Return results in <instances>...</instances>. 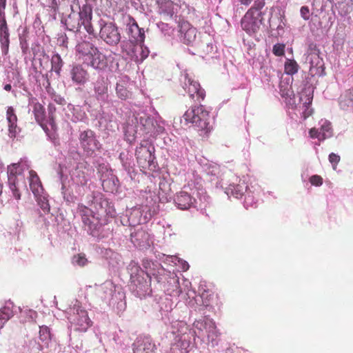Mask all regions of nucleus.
I'll return each mask as SVG.
<instances>
[{"label": "nucleus", "mask_w": 353, "mask_h": 353, "mask_svg": "<svg viewBox=\"0 0 353 353\" xmlns=\"http://www.w3.org/2000/svg\"><path fill=\"white\" fill-rule=\"evenodd\" d=\"M154 153V148L148 143L137 147L135 154L139 165L143 169L154 170L156 168Z\"/></svg>", "instance_id": "4468645a"}, {"label": "nucleus", "mask_w": 353, "mask_h": 353, "mask_svg": "<svg viewBox=\"0 0 353 353\" xmlns=\"http://www.w3.org/2000/svg\"><path fill=\"white\" fill-rule=\"evenodd\" d=\"M39 339L44 346H48L51 340V334L48 327L43 325L39 327Z\"/></svg>", "instance_id": "de8ad7c7"}, {"label": "nucleus", "mask_w": 353, "mask_h": 353, "mask_svg": "<svg viewBox=\"0 0 353 353\" xmlns=\"http://www.w3.org/2000/svg\"><path fill=\"white\" fill-rule=\"evenodd\" d=\"M99 125L108 130H113L117 123L113 121V115L105 112L102 108L97 116Z\"/></svg>", "instance_id": "4c0bfd02"}, {"label": "nucleus", "mask_w": 353, "mask_h": 353, "mask_svg": "<svg viewBox=\"0 0 353 353\" xmlns=\"http://www.w3.org/2000/svg\"><path fill=\"white\" fill-rule=\"evenodd\" d=\"M184 291L185 292L188 299H186V305L194 310H196L197 307V299L195 296V292L190 289L191 283L188 280L183 281Z\"/></svg>", "instance_id": "79ce46f5"}, {"label": "nucleus", "mask_w": 353, "mask_h": 353, "mask_svg": "<svg viewBox=\"0 0 353 353\" xmlns=\"http://www.w3.org/2000/svg\"><path fill=\"white\" fill-rule=\"evenodd\" d=\"M137 119L138 123L143 127L145 133L149 134L154 132L155 121L154 117L143 113L137 118Z\"/></svg>", "instance_id": "a19ab883"}, {"label": "nucleus", "mask_w": 353, "mask_h": 353, "mask_svg": "<svg viewBox=\"0 0 353 353\" xmlns=\"http://www.w3.org/2000/svg\"><path fill=\"white\" fill-rule=\"evenodd\" d=\"M43 346V344H40L34 339L30 340L28 343V348L30 353H43L41 351Z\"/></svg>", "instance_id": "864d4df0"}, {"label": "nucleus", "mask_w": 353, "mask_h": 353, "mask_svg": "<svg viewBox=\"0 0 353 353\" xmlns=\"http://www.w3.org/2000/svg\"><path fill=\"white\" fill-rule=\"evenodd\" d=\"M101 184L105 192H116L119 188V181L114 173H110L105 178H101Z\"/></svg>", "instance_id": "f704fd0d"}, {"label": "nucleus", "mask_w": 353, "mask_h": 353, "mask_svg": "<svg viewBox=\"0 0 353 353\" xmlns=\"http://www.w3.org/2000/svg\"><path fill=\"white\" fill-rule=\"evenodd\" d=\"M158 28L160 30V31L165 35V36H170L172 33V28L171 26H170L169 24L163 23V22H159L157 24Z\"/></svg>", "instance_id": "5fc2aeb1"}, {"label": "nucleus", "mask_w": 353, "mask_h": 353, "mask_svg": "<svg viewBox=\"0 0 353 353\" xmlns=\"http://www.w3.org/2000/svg\"><path fill=\"white\" fill-rule=\"evenodd\" d=\"M154 344L149 337L138 338L133 343L134 353H153Z\"/></svg>", "instance_id": "473e14b6"}, {"label": "nucleus", "mask_w": 353, "mask_h": 353, "mask_svg": "<svg viewBox=\"0 0 353 353\" xmlns=\"http://www.w3.org/2000/svg\"><path fill=\"white\" fill-rule=\"evenodd\" d=\"M97 169V172L101 178H105L110 173H113L112 170L109 168V165L103 162H100L99 160L93 163Z\"/></svg>", "instance_id": "49530a36"}, {"label": "nucleus", "mask_w": 353, "mask_h": 353, "mask_svg": "<svg viewBox=\"0 0 353 353\" xmlns=\"http://www.w3.org/2000/svg\"><path fill=\"white\" fill-rule=\"evenodd\" d=\"M312 99V92L309 88L305 92L300 94L299 100L302 103L299 105L294 106V110L296 111L295 114H299L301 118H303V120L306 119L313 113V110L310 107Z\"/></svg>", "instance_id": "f3484780"}, {"label": "nucleus", "mask_w": 353, "mask_h": 353, "mask_svg": "<svg viewBox=\"0 0 353 353\" xmlns=\"http://www.w3.org/2000/svg\"><path fill=\"white\" fill-rule=\"evenodd\" d=\"M70 75L73 83L79 85L85 84L88 79L87 71L79 64H74L71 66Z\"/></svg>", "instance_id": "a878e982"}, {"label": "nucleus", "mask_w": 353, "mask_h": 353, "mask_svg": "<svg viewBox=\"0 0 353 353\" xmlns=\"http://www.w3.org/2000/svg\"><path fill=\"white\" fill-rule=\"evenodd\" d=\"M132 83L130 78L126 76H121L116 85V92L117 97L121 100L129 99L132 96L130 86Z\"/></svg>", "instance_id": "b1692460"}, {"label": "nucleus", "mask_w": 353, "mask_h": 353, "mask_svg": "<svg viewBox=\"0 0 353 353\" xmlns=\"http://www.w3.org/2000/svg\"><path fill=\"white\" fill-rule=\"evenodd\" d=\"M57 43L61 47L68 48V37L65 33L61 32L57 34Z\"/></svg>", "instance_id": "6e6d98bb"}, {"label": "nucleus", "mask_w": 353, "mask_h": 353, "mask_svg": "<svg viewBox=\"0 0 353 353\" xmlns=\"http://www.w3.org/2000/svg\"><path fill=\"white\" fill-rule=\"evenodd\" d=\"M41 109L42 107L40 104L35 105L34 115L37 121H39L42 117V114L40 112V110H41Z\"/></svg>", "instance_id": "0e129e2a"}, {"label": "nucleus", "mask_w": 353, "mask_h": 353, "mask_svg": "<svg viewBox=\"0 0 353 353\" xmlns=\"http://www.w3.org/2000/svg\"><path fill=\"white\" fill-rule=\"evenodd\" d=\"M340 156L337 154L332 152L329 154V161L332 165V168L334 170L336 169L337 164L340 161Z\"/></svg>", "instance_id": "13d9d810"}, {"label": "nucleus", "mask_w": 353, "mask_h": 353, "mask_svg": "<svg viewBox=\"0 0 353 353\" xmlns=\"http://www.w3.org/2000/svg\"><path fill=\"white\" fill-rule=\"evenodd\" d=\"M100 37L108 45L115 46L121 41V34L118 27L113 23H105L100 30Z\"/></svg>", "instance_id": "dca6fc26"}, {"label": "nucleus", "mask_w": 353, "mask_h": 353, "mask_svg": "<svg viewBox=\"0 0 353 353\" xmlns=\"http://www.w3.org/2000/svg\"><path fill=\"white\" fill-rule=\"evenodd\" d=\"M84 62L97 70H102L107 65L105 56L99 51L98 48L94 49V52L88 58H84Z\"/></svg>", "instance_id": "2f4dec72"}, {"label": "nucleus", "mask_w": 353, "mask_h": 353, "mask_svg": "<svg viewBox=\"0 0 353 353\" xmlns=\"http://www.w3.org/2000/svg\"><path fill=\"white\" fill-rule=\"evenodd\" d=\"M72 263L76 267H84L88 263V260L84 254L81 253L72 256Z\"/></svg>", "instance_id": "3c124183"}, {"label": "nucleus", "mask_w": 353, "mask_h": 353, "mask_svg": "<svg viewBox=\"0 0 353 353\" xmlns=\"http://www.w3.org/2000/svg\"><path fill=\"white\" fill-rule=\"evenodd\" d=\"M183 119L203 134H207L212 129L210 112L203 105L194 106L188 110L183 114Z\"/></svg>", "instance_id": "9b49d317"}, {"label": "nucleus", "mask_w": 353, "mask_h": 353, "mask_svg": "<svg viewBox=\"0 0 353 353\" xmlns=\"http://www.w3.org/2000/svg\"><path fill=\"white\" fill-rule=\"evenodd\" d=\"M119 158L122 165V168L126 172L128 177L130 180L134 179L136 176V172L132 156L128 152H123L120 153Z\"/></svg>", "instance_id": "bb28decb"}, {"label": "nucleus", "mask_w": 353, "mask_h": 353, "mask_svg": "<svg viewBox=\"0 0 353 353\" xmlns=\"http://www.w3.org/2000/svg\"><path fill=\"white\" fill-rule=\"evenodd\" d=\"M94 170L85 161L77 162L76 168L70 172V179L59 172V179L61 183V194L67 203H74L82 197L91 185V178L94 176Z\"/></svg>", "instance_id": "20e7f679"}, {"label": "nucleus", "mask_w": 353, "mask_h": 353, "mask_svg": "<svg viewBox=\"0 0 353 353\" xmlns=\"http://www.w3.org/2000/svg\"><path fill=\"white\" fill-rule=\"evenodd\" d=\"M79 139L80 145L87 157H94L101 148V144L97 139L95 132L91 130L81 132Z\"/></svg>", "instance_id": "ddd939ff"}, {"label": "nucleus", "mask_w": 353, "mask_h": 353, "mask_svg": "<svg viewBox=\"0 0 353 353\" xmlns=\"http://www.w3.org/2000/svg\"><path fill=\"white\" fill-rule=\"evenodd\" d=\"M163 131H164L163 123L162 121H157L155 119L154 132H150V134H161L163 132Z\"/></svg>", "instance_id": "bf43d9fd"}, {"label": "nucleus", "mask_w": 353, "mask_h": 353, "mask_svg": "<svg viewBox=\"0 0 353 353\" xmlns=\"http://www.w3.org/2000/svg\"><path fill=\"white\" fill-rule=\"evenodd\" d=\"M66 314L70 324V329H73L74 331L85 332L92 324L87 310L77 300L72 302L66 311Z\"/></svg>", "instance_id": "9d476101"}, {"label": "nucleus", "mask_w": 353, "mask_h": 353, "mask_svg": "<svg viewBox=\"0 0 353 353\" xmlns=\"http://www.w3.org/2000/svg\"><path fill=\"white\" fill-rule=\"evenodd\" d=\"M340 108L344 110L353 109V88L346 90L339 99Z\"/></svg>", "instance_id": "ea45409f"}, {"label": "nucleus", "mask_w": 353, "mask_h": 353, "mask_svg": "<svg viewBox=\"0 0 353 353\" xmlns=\"http://www.w3.org/2000/svg\"><path fill=\"white\" fill-rule=\"evenodd\" d=\"M30 164L26 158L21 159L19 162L8 166V183L13 196L19 200L21 194L19 189L26 186L25 178L29 181L30 189L34 194L36 201L43 212H50V206L48 195L45 192L37 174L30 170Z\"/></svg>", "instance_id": "7ed1b4c3"}, {"label": "nucleus", "mask_w": 353, "mask_h": 353, "mask_svg": "<svg viewBox=\"0 0 353 353\" xmlns=\"http://www.w3.org/2000/svg\"><path fill=\"white\" fill-rule=\"evenodd\" d=\"M77 213L81 216L85 230L92 236H99L101 223L99 221V214L83 204H79Z\"/></svg>", "instance_id": "f8f14e48"}, {"label": "nucleus", "mask_w": 353, "mask_h": 353, "mask_svg": "<svg viewBox=\"0 0 353 353\" xmlns=\"http://www.w3.org/2000/svg\"><path fill=\"white\" fill-rule=\"evenodd\" d=\"M152 194L146 197L145 204L131 208L126 211V214L123 219V224L128 223L131 227H136L141 224L147 223L152 216L157 212L156 199L154 200Z\"/></svg>", "instance_id": "0eeeda50"}, {"label": "nucleus", "mask_w": 353, "mask_h": 353, "mask_svg": "<svg viewBox=\"0 0 353 353\" xmlns=\"http://www.w3.org/2000/svg\"><path fill=\"white\" fill-rule=\"evenodd\" d=\"M280 94L282 97L290 98L291 99L292 96H293V90L290 85H285L284 82H281L280 83Z\"/></svg>", "instance_id": "603ef678"}, {"label": "nucleus", "mask_w": 353, "mask_h": 353, "mask_svg": "<svg viewBox=\"0 0 353 353\" xmlns=\"http://www.w3.org/2000/svg\"><path fill=\"white\" fill-rule=\"evenodd\" d=\"M77 51L83 56V59L88 58L89 55L94 52V49H97L92 43L83 41V39H80L79 37L77 38Z\"/></svg>", "instance_id": "58836bf2"}, {"label": "nucleus", "mask_w": 353, "mask_h": 353, "mask_svg": "<svg viewBox=\"0 0 353 353\" xmlns=\"http://www.w3.org/2000/svg\"><path fill=\"white\" fill-rule=\"evenodd\" d=\"M121 49L129 58L137 63H142L149 55V49L139 43H122Z\"/></svg>", "instance_id": "2eb2a0df"}, {"label": "nucleus", "mask_w": 353, "mask_h": 353, "mask_svg": "<svg viewBox=\"0 0 353 353\" xmlns=\"http://www.w3.org/2000/svg\"><path fill=\"white\" fill-rule=\"evenodd\" d=\"M6 119L8 123V136L14 139L20 132L19 128L17 126V117L12 107H8L6 111Z\"/></svg>", "instance_id": "72a5a7b5"}, {"label": "nucleus", "mask_w": 353, "mask_h": 353, "mask_svg": "<svg viewBox=\"0 0 353 353\" xmlns=\"http://www.w3.org/2000/svg\"><path fill=\"white\" fill-rule=\"evenodd\" d=\"M285 45L282 43H276L272 48V52L276 56H282L284 54Z\"/></svg>", "instance_id": "4d7b16f0"}, {"label": "nucleus", "mask_w": 353, "mask_h": 353, "mask_svg": "<svg viewBox=\"0 0 353 353\" xmlns=\"http://www.w3.org/2000/svg\"><path fill=\"white\" fill-rule=\"evenodd\" d=\"M6 80H7L8 83L3 85V89L8 92H11V91L13 92L12 90V85H11L12 80H11L9 74L7 76Z\"/></svg>", "instance_id": "774afa93"}, {"label": "nucleus", "mask_w": 353, "mask_h": 353, "mask_svg": "<svg viewBox=\"0 0 353 353\" xmlns=\"http://www.w3.org/2000/svg\"><path fill=\"white\" fill-rule=\"evenodd\" d=\"M51 70L59 75L63 65V61L58 53H54L51 58Z\"/></svg>", "instance_id": "a18cd8bd"}, {"label": "nucleus", "mask_w": 353, "mask_h": 353, "mask_svg": "<svg viewBox=\"0 0 353 353\" xmlns=\"http://www.w3.org/2000/svg\"><path fill=\"white\" fill-rule=\"evenodd\" d=\"M248 185L244 181L239 180L238 183H232L225 188V193L230 197L233 196L236 199L241 198L248 192Z\"/></svg>", "instance_id": "c756f323"}, {"label": "nucleus", "mask_w": 353, "mask_h": 353, "mask_svg": "<svg viewBox=\"0 0 353 353\" xmlns=\"http://www.w3.org/2000/svg\"><path fill=\"white\" fill-rule=\"evenodd\" d=\"M307 60L310 63V72L312 76L324 75V61L316 52H312L307 56Z\"/></svg>", "instance_id": "5701e85b"}, {"label": "nucleus", "mask_w": 353, "mask_h": 353, "mask_svg": "<svg viewBox=\"0 0 353 353\" xmlns=\"http://www.w3.org/2000/svg\"><path fill=\"white\" fill-rule=\"evenodd\" d=\"M130 241L135 247L140 249L150 247L151 243L150 234L142 228L134 229V232H131Z\"/></svg>", "instance_id": "4be33fe9"}, {"label": "nucleus", "mask_w": 353, "mask_h": 353, "mask_svg": "<svg viewBox=\"0 0 353 353\" xmlns=\"http://www.w3.org/2000/svg\"><path fill=\"white\" fill-rule=\"evenodd\" d=\"M79 12H72L68 19L65 20V29L73 32L76 38L82 39V28L89 34H94V28L91 23L92 10L90 6L84 5L81 8L78 6Z\"/></svg>", "instance_id": "423d86ee"}, {"label": "nucleus", "mask_w": 353, "mask_h": 353, "mask_svg": "<svg viewBox=\"0 0 353 353\" xmlns=\"http://www.w3.org/2000/svg\"><path fill=\"white\" fill-rule=\"evenodd\" d=\"M300 13H301V17L304 20H308L310 19V10H309L308 7L302 6L300 10Z\"/></svg>", "instance_id": "680f3d73"}, {"label": "nucleus", "mask_w": 353, "mask_h": 353, "mask_svg": "<svg viewBox=\"0 0 353 353\" xmlns=\"http://www.w3.org/2000/svg\"><path fill=\"white\" fill-rule=\"evenodd\" d=\"M173 302L170 299L165 298L161 302L160 304V312L161 314L162 319L165 321V323H172L174 321H170L172 317L171 312L173 310Z\"/></svg>", "instance_id": "e433bc0d"}, {"label": "nucleus", "mask_w": 353, "mask_h": 353, "mask_svg": "<svg viewBox=\"0 0 353 353\" xmlns=\"http://www.w3.org/2000/svg\"><path fill=\"white\" fill-rule=\"evenodd\" d=\"M0 44L2 54H8L10 46V32L6 20L5 8L0 7Z\"/></svg>", "instance_id": "6ab92c4d"}, {"label": "nucleus", "mask_w": 353, "mask_h": 353, "mask_svg": "<svg viewBox=\"0 0 353 353\" xmlns=\"http://www.w3.org/2000/svg\"><path fill=\"white\" fill-rule=\"evenodd\" d=\"M142 266L143 269L134 261H132L128 266L130 276L129 288L137 297L143 299L151 294L152 277H154L158 283H164L165 280H167L164 288L170 296H179L183 293L177 276L167 272L157 261L143 259Z\"/></svg>", "instance_id": "f257e3e1"}, {"label": "nucleus", "mask_w": 353, "mask_h": 353, "mask_svg": "<svg viewBox=\"0 0 353 353\" xmlns=\"http://www.w3.org/2000/svg\"><path fill=\"white\" fill-rule=\"evenodd\" d=\"M265 5V0H255L241 19V26L249 35L257 33L264 25V12L262 10Z\"/></svg>", "instance_id": "6e6552de"}, {"label": "nucleus", "mask_w": 353, "mask_h": 353, "mask_svg": "<svg viewBox=\"0 0 353 353\" xmlns=\"http://www.w3.org/2000/svg\"><path fill=\"white\" fill-rule=\"evenodd\" d=\"M13 314V304L11 302L7 303L5 306L0 309V330Z\"/></svg>", "instance_id": "37998d69"}, {"label": "nucleus", "mask_w": 353, "mask_h": 353, "mask_svg": "<svg viewBox=\"0 0 353 353\" xmlns=\"http://www.w3.org/2000/svg\"><path fill=\"white\" fill-rule=\"evenodd\" d=\"M48 113H49V117H50V119L52 121L53 120V114L56 111L55 105L52 103H50L48 106Z\"/></svg>", "instance_id": "338daca9"}, {"label": "nucleus", "mask_w": 353, "mask_h": 353, "mask_svg": "<svg viewBox=\"0 0 353 353\" xmlns=\"http://www.w3.org/2000/svg\"><path fill=\"white\" fill-rule=\"evenodd\" d=\"M245 200H244V207L246 209L249 208H252L256 204V199L254 195V192L252 191L249 188H248V192H245Z\"/></svg>", "instance_id": "8fccbe9b"}, {"label": "nucleus", "mask_w": 353, "mask_h": 353, "mask_svg": "<svg viewBox=\"0 0 353 353\" xmlns=\"http://www.w3.org/2000/svg\"><path fill=\"white\" fill-rule=\"evenodd\" d=\"M310 182L312 185L321 186L323 184V179L319 175H312L310 178Z\"/></svg>", "instance_id": "052dcab7"}, {"label": "nucleus", "mask_w": 353, "mask_h": 353, "mask_svg": "<svg viewBox=\"0 0 353 353\" xmlns=\"http://www.w3.org/2000/svg\"><path fill=\"white\" fill-rule=\"evenodd\" d=\"M174 201L179 209L186 210L192 208H197L199 202L201 203L199 207H201V203L208 201V196L204 190L191 188L188 185L184 186L176 194Z\"/></svg>", "instance_id": "1a4fd4ad"}, {"label": "nucleus", "mask_w": 353, "mask_h": 353, "mask_svg": "<svg viewBox=\"0 0 353 353\" xmlns=\"http://www.w3.org/2000/svg\"><path fill=\"white\" fill-rule=\"evenodd\" d=\"M180 39L187 45L192 43L196 36V29L192 27L189 23L184 22L180 27Z\"/></svg>", "instance_id": "c85d7f7f"}, {"label": "nucleus", "mask_w": 353, "mask_h": 353, "mask_svg": "<svg viewBox=\"0 0 353 353\" xmlns=\"http://www.w3.org/2000/svg\"><path fill=\"white\" fill-rule=\"evenodd\" d=\"M125 32L129 39L126 43H143L145 40V31L143 28L139 27L135 19L131 17H128L126 21Z\"/></svg>", "instance_id": "a211bd4d"}, {"label": "nucleus", "mask_w": 353, "mask_h": 353, "mask_svg": "<svg viewBox=\"0 0 353 353\" xmlns=\"http://www.w3.org/2000/svg\"><path fill=\"white\" fill-rule=\"evenodd\" d=\"M183 89L187 91L190 97L195 101L203 100L205 92L200 86V84L192 79L186 74L184 76Z\"/></svg>", "instance_id": "aec40b11"}, {"label": "nucleus", "mask_w": 353, "mask_h": 353, "mask_svg": "<svg viewBox=\"0 0 353 353\" xmlns=\"http://www.w3.org/2000/svg\"><path fill=\"white\" fill-rule=\"evenodd\" d=\"M52 99L57 104L64 105L65 103V99L60 95H54Z\"/></svg>", "instance_id": "69168bd1"}, {"label": "nucleus", "mask_w": 353, "mask_h": 353, "mask_svg": "<svg viewBox=\"0 0 353 353\" xmlns=\"http://www.w3.org/2000/svg\"><path fill=\"white\" fill-rule=\"evenodd\" d=\"M94 292L104 303L118 312L125 309V293L121 286L115 285L112 281L108 280L101 285H95Z\"/></svg>", "instance_id": "39448f33"}, {"label": "nucleus", "mask_w": 353, "mask_h": 353, "mask_svg": "<svg viewBox=\"0 0 353 353\" xmlns=\"http://www.w3.org/2000/svg\"><path fill=\"white\" fill-rule=\"evenodd\" d=\"M20 47L23 54H26L28 50V43L26 39L22 37H19Z\"/></svg>", "instance_id": "e2e57ef3"}, {"label": "nucleus", "mask_w": 353, "mask_h": 353, "mask_svg": "<svg viewBox=\"0 0 353 353\" xmlns=\"http://www.w3.org/2000/svg\"><path fill=\"white\" fill-rule=\"evenodd\" d=\"M178 6L171 1H165L160 6L161 13H163L170 18H172L175 14Z\"/></svg>", "instance_id": "c03bdc74"}, {"label": "nucleus", "mask_w": 353, "mask_h": 353, "mask_svg": "<svg viewBox=\"0 0 353 353\" xmlns=\"http://www.w3.org/2000/svg\"><path fill=\"white\" fill-rule=\"evenodd\" d=\"M192 327L190 328L183 321L172 323V332L176 336L168 353H189L199 340L201 343L205 342V337L212 347L218 345L219 332L213 319L205 316L204 319L194 321Z\"/></svg>", "instance_id": "f03ea898"}, {"label": "nucleus", "mask_w": 353, "mask_h": 353, "mask_svg": "<svg viewBox=\"0 0 353 353\" xmlns=\"http://www.w3.org/2000/svg\"><path fill=\"white\" fill-rule=\"evenodd\" d=\"M94 91L97 99L105 102L108 98V80L99 77L94 83Z\"/></svg>", "instance_id": "cd10ccee"}, {"label": "nucleus", "mask_w": 353, "mask_h": 353, "mask_svg": "<svg viewBox=\"0 0 353 353\" xmlns=\"http://www.w3.org/2000/svg\"><path fill=\"white\" fill-rule=\"evenodd\" d=\"M299 68L298 63L294 60L288 59L285 62L284 69L287 74L292 75L296 74L298 72Z\"/></svg>", "instance_id": "09e8293b"}, {"label": "nucleus", "mask_w": 353, "mask_h": 353, "mask_svg": "<svg viewBox=\"0 0 353 353\" xmlns=\"http://www.w3.org/2000/svg\"><path fill=\"white\" fill-rule=\"evenodd\" d=\"M65 116L68 120L72 122H78L83 121L85 117V113L82 110L79 105H74L68 103L65 108H63Z\"/></svg>", "instance_id": "7c9ffc66"}, {"label": "nucleus", "mask_w": 353, "mask_h": 353, "mask_svg": "<svg viewBox=\"0 0 353 353\" xmlns=\"http://www.w3.org/2000/svg\"><path fill=\"white\" fill-rule=\"evenodd\" d=\"M87 203L90 205H93L95 210L99 211L103 210L105 205H107L108 201L103 198L101 193L92 192L90 195L87 196Z\"/></svg>", "instance_id": "c9c22d12"}, {"label": "nucleus", "mask_w": 353, "mask_h": 353, "mask_svg": "<svg viewBox=\"0 0 353 353\" xmlns=\"http://www.w3.org/2000/svg\"><path fill=\"white\" fill-rule=\"evenodd\" d=\"M203 169L207 175L212 177L210 181L216 188H223V179H219L220 167L219 165L214 163H207L203 165Z\"/></svg>", "instance_id": "393cba45"}, {"label": "nucleus", "mask_w": 353, "mask_h": 353, "mask_svg": "<svg viewBox=\"0 0 353 353\" xmlns=\"http://www.w3.org/2000/svg\"><path fill=\"white\" fill-rule=\"evenodd\" d=\"M319 128L310 129L309 134L311 138L317 139L319 141H323L330 138L333 135L331 123L327 120H321Z\"/></svg>", "instance_id": "412c9836"}]
</instances>
